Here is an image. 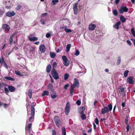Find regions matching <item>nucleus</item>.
Listing matches in <instances>:
<instances>
[{
    "label": "nucleus",
    "instance_id": "obj_1",
    "mask_svg": "<svg viewBox=\"0 0 135 135\" xmlns=\"http://www.w3.org/2000/svg\"><path fill=\"white\" fill-rule=\"evenodd\" d=\"M112 105L111 104H109L108 105V107H105L102 109L101 113L104 114L108 113L109 112L112 111Z\"/></svg>",
    "mask_w": 135,
    "mask_h": 135
},
{
    "label": "nucleus",
    "instance_id": "obj_2",
    "mask_svg": "<svg viewBox=\"0 0 135 135\" xmlns=\"http://www.w3.org/2000/svg\"><path fill=\"white\" fill-rule=\"evenodd\" d=\"M15 90V88L13 86L9 85L8 86V88L7 87H5L4 89L5 93L7 95H8L9 92V91L11 92H14Z\"/></svg>",
    "mask_w": 135,
    "mask_h": 135
},
{
    "label": "nucleus",
    "instance_id": "obj_3",
    "mask_svg": "<svg viewBox=\"0 0 135 135\" xmlns=\"http://www.w3.org/2000/svg\"><path fill=\"white\" fill-rule=\"evenodd\" d=\"M31 113L30 115L31 117L30 118L29 120L30 122L33 121L32 119L34 118L35 114V108L34 107V104L33 103L31 104Z\"/></svg>",
    "mask_w": 135,
    "mask_h": 135
},
{
    "label": "nucleus",
    "instance_id": "obj_4",
    "mask_svg": "<svg viewBox=\"0 0 135 135\" xmlns=\"http://www.w3.org/2000/svg\"><path fill=\"white\" fill-rule=\"evenodd\" d=\"M56 125L58 127H59L61 125V122L60 120L59 117L58 116H55L54 118Z\"/></svg>",
    "mask_w": 135,
    "mask_h": 135
},
{
    "label": "nucleus",
    "instance_id": "obj_5",
    "mask_svg": "<svg viewBox=\"0 0 135 135\" xmlns=\"http://www.w3.org/2000/svg\"><path fill=\"white\" fill-rule=\"evenodd\" d=\"M51 73L52 75L55 79L57 80L59 78V74L55 68H52Z\"/></svg>",
    "mask_w": 135,
    "mask_h": 135
},
{
    "label": "nucleus",
    "instance_id": "obj_6",
    "mask_svg": "<svg viewBox=\"0 0 135 135\" xmlns=\"http://www.w3.org/2000/svg\"><path fill=\"white\" fill-rule=\"evenodd\" d=\"M70 103L68 102L67 103L65 108V115H68L69 113L70 110Z\"/></svg>",
    "mask_w": 135,
    "mask_h": 135
},
{
    "label": "nucleus",
    "instance_id": "obj_7",
    "mask_svg": "<svg viewBox=\"0 0 135 135\" xmlns=\"http://www.w3.org/2000/svg\"><path fill=\"white\" fill-rule=\"evenodd\" d=\"M62 58L63 60V64L64 65L66 66H68L70 64V61L66 56L65 55H63Z\"/></svg>",
    "mask_w": 135,
    "mask_h": 135
},
{
    "label": "nucleus",
    "instance_id": "obj_8",
    "mask_svg": "<svg viewBox=\"0 0 135 135\" xmlns=\"http://www.w3.org/2000/svg\"><path fill=\"white\" fill-rule=\"evenodd\" d=\"M2 29L5 30L6 32H8L10 29V27L9 25L6 24H3L2 25Z\"/></svg>",
    "mask_w": 135,
    "mask_h": 135
},
{
    "label": "nucleus",
    "instance_id": "obj_9",
    "mask_svg": "<svg viewBox=\"0 0 135 135\" xmlns=\"http://www.w3.org/2000/svg\"><path fill=\"white\" fill-rule=\"evenodd\" d=\"M128 10V8L126 7L122 6L119 11L120 14H122L124 12H127Z\"/></svg>",
    "mask_w": 135,
    "mask_h": 135
},
{
    "label": "nucleus",
    "instance_id": "obj_10",
    "mask_svg": "<svg viewBox=\"0 0 135 135\" xmlns=\"http://www.w3.org/2000/svg\"><path fill=\"white\" fill-rule=\"evenodd\" d=\"M46 49V47L44 44H42L40 45L39 50L41 53H44Z\"/></svg>",
    "mask_w": 135,
    "mask_h": 135
},
{
    "label": "nucleus",
    "instance_id": "obj_11",
    "mask_svg": "<svg viewBox=\"0 0 135 135\" xmlns=\"http://www.w3.org/2000/svg\"><path fill=\"white\" fill-rule=\"evenodd\" d=\"M78 4V2L75 3L73 5V9L74 13L75 15H76L77 13L78 8L77 6Z\"/></svg>",
    "mask_w": 135,
    "mask_h": 135
},
{
    "label": "nucleus",
    "instance_id": "obj_12",
    "mask_svg": "<svg viewBox=\"0 0 135 135\" xmlns=\"http://www.w3.org/2000/svg\"><path fill=\"white\" fill-rule=\"evenodd\" d=\"M15 14V13L13 11H9L6 13V16L9 17L13 16Z\"/></svg>",
    "mask_w": 135,
    "mask_h": 135
},
{
    "label": "nucleus",
    "instance_id": "obj_13",
    "mask_svg": "<svg viewBox=\"0 0 135 135\" xmlns=\"http://www.w3.org/2000/svg\"><path fill=\"white\" fill-rule=\"evenodd\" d=\"M72 85L78 88L79 87V81L76 78H75L74 79L73 84Z\"/></svg>",
    "mask_w": 135,
    "mask_h": 135
},
{
    "label": "nucleus",
    "instance_id": "obj_14",
    "mask_svg": "<svg viewBox=\"0 0 135 135\" xmlns=\"http://www.w3.org/2000/svg\"><path fill=\"white\" fill-rule=\"evenodd\" d=\"M133 77H129L127 79V81L130 84H133L134 83V81L133 80Z\"/></svg>",
    "mask_w": 135,
    "mask_h": 135
},
{
    "label": "nucleus",
    "instance_id": "obj_15",
    "mask_svg": "<svg viewBox=\"0 0 135 135\" xmlns=\"http://www.w3.org/2000/svg\"><path fill=\"white\" fill-rule=\"evenodd\" d=\"M96 27L95 25L91 24L89 25V29L90 30H93Z\"/></svg>",
    "mask_w": 135,
    "mask_h": 135
},
{
    "label": "nucleus",
    "instance_id": "obj_16",
    "mask_svg": "<svg viewBox=\"0 0 135 135\" xmlns=\"http://www.w3.org/2000/svg\"><path fill=\"white\" fill-rule=\"evenodd\" d=\"M121 24V22L120 21L117 22L116 23L113 25V27L117 30L119 29V26Z\"/></svg>",
    "mask_w": 135,
    "mask_h": 135
},
{
    "label": "nucleus",
    "instance_id": "obj_17",
    "mask_svg": "<svg viewBox=\"0 0 135 135\" xmlns=\"http://www.w3.org/2000/svg\"><path fill=\"white\" fill-rule=\"evenodd\" d=\"M28 40H29L31 41L34 42L38 40V38L36 37H28Z\"/></svg>",
    "mask_w": 135,
    "mask_h": 135
},
{
    "label": "nucleus",
    "instance_id": "obj_18",
    "mask_svg": "<svg viewBox=\"0 0 135 135\" xmlns=\"http://www.w3.org/2000/svg\"><path fill=\"white\" fill-rule=\"evenodd\" d=\"M75 86H73V85L72 84L70 87V93L71 96H72L73 95V91L74 88L75 87Z\"/></svg>",
    "mask_w": 135,
    "mask_h": 135
},
{
    "label": "nucleus",
    "instance_id": "obj_19",
    "mask_svg": "<svg viewBox=\"0 0 135 135\" xmlns=\"http://www.w3.org/2000/svg\"><path fill=\"white\" fill-rule=\"evenodd\" d=\"M53 86L51 84H49L47 86V88L51 91H53L54 90Z\"/></svg>",
    "mask_w": 135,
    "mask_h": 135
},
{
    "label": "nucleus",
    "instance_id": "obj_20",
    "mask_svg": "<svg viewBox=\"0 0 135 135\" xmlns=\"http://www.w3.org/2000/svg\"><path fill=\"white\" fill-rule=\"evenodd\" d=\"M32 125V123H29L28 124V125L27 126V127H26L25 128V129L26 130V129H27V131H29V132L30 131V128H31V126Z\"/></svg>",
    "mask_w": 135,
    "mask_h": 135
},
{
    "label": "nucleus",
    "instance_id": "obj_21",
    "mask_svg": "<svg viewBox=\"0 0 135 135\" xmlns=\"http://www.w3.org/2000/svg\"><path fill=\"white\" fill-rule=\"evenodd\" d=\"M22 7V5L20 4L19 3L17 4V6L15 8L16 10L18 11L21 9Z\"/></svg>",
    "mask_w": 135,
    "mask_h": 135
},
{
    "label": "nucleus",
    "instance_id": "obj_22",
    "mask_svg": "<svg viewBox=\"0 0 135 135\" xmlns=\"http://www.w3.org/2000/svg\"><path fill=\"white\" fill-rule=\"evenodd\" d=\"M120 20L122 23H124L126 21V18L123 16H121L120 17Z\"/></svg>",
    "mask_w": 135,
    "mask_h": 135
},
{
    "label": "nucleus",
    "instance_id": "obj_23",
    "mask_svg": "<svg viewBox=\"0 0 135 135\" xmlns=\"http://www.w3.org/2000/svg\"><path fill=\"white\" fill-rule=\"evenodd\" d=\"M51 69V66L50 64L48 65L46 68V71L47 73L50 72Z\"/></svg>",
    "mask_w": 135,
    "mask_h": 135
},
{
    "label": "nucleus",
    "instance_id": "obj_24",
    "mask_svg": "<svg viewBox=\"0 0 135 135\" xmlns=\"http://www.w3.org/2000/svg\"><path fill=\"white\" fill-rule=\"evenodd\" d=\"M50 55L51 58H54L56 56V54L54 52H50Z\"/></svg>",
    "mask_w": 135,
    "mask_h": 135
},
{
    "label": "nucleus",
    "instance_id": "obj_25",
    "mask_svg": "<svg viewBox=\"0 0 135 135\" xmlns=\"http://www.w3.org/2000/svg\"><path fill=\"white\" fill-rule=\"evenodd\" d=\"M4 78L5 79L8 80H11L12 81H14L15 80L14 78L6 76L4 77Z\"/></svg>",
    "mask_w": 135,
    "mask_h": 135
},
{
    "label": "nucleus",
    "instance_id": "obj_26",
    "mask_svg": "<svg viewBox=\"0 0 135 135\" xmlns=\"http://www.w3.org/2000/svg\"><path fill=\"white\" fill-rule=\"evenodd\" d=\"M51 98L52 99H54L56 98V94L55 92H54L51 94Z\"/></svg>",
    "mask_w": 135,
    "mask_h": 135
},
{
    "label": "nucleus",
    "instance_id": "obj_27",
    "mask_svg": "<svg viewBox=\"0 0 135 135\" xmlns=\"http://www.w3.org/2000/svg\"><path fill=\"white\" fill-rule=\"evenodd\" d=\"M62 135H66V131L65 128L63 127L61 129Z\"/></svg>",
    "mask_w": 135,
    "mask_h": 135
},
{
    "label": "nucleus",
    "instance_id": "obj_28",
    "mask_svg": "<svg viewBox=\"0 0 135 135\" xmlns=\"http://www.w3.org/2000/svg\"><path fill=\"white\" fill-rule=\"evenodd\" d=\"M14 36V35H12L10 37V38L9 39V44L10 45H11L12 44V42L13 41V37Z\"/></svg>",
    "mask_w": 135,
    "mask_h": 135
},
{
    "label": "nucleus",
    "instance_id": "obj_29",
    "mask_svg": "<svg viewBox=\"0 0 135 135\" xmlns=\"http://www.w3.org/2000/svg\"><path fill=\"white\" fill-rule=\"evenodd\" d=\"M71 47V44H69L67 45L66 47V51L67 52H68L69 51Z\"/></svg>",
    "mask_w": 135,
    "mask_h": 135
},
{
    "label": "nucleus",
    "instance_id": "obj_30",
    "mask_svg": "<svg viewBox=\"0 0 135 135\" xmlns=\"http://www.w3.org/2000/svg\"><path fill=\"white\" fill-rule=\"evenodd\" d=\"M32 90L31 89H30L28 91V95L30 98H31L32 95Z\"/></svg>",
    "mask_w": 135,
    "mask_h": 135
},
{
    "label": "nucleus",
    "instance_id": "obj_31",
    "mask_svg": "<svg viewBox=\"0 0 135 135\" xmlns=\"http://www.w3.org/2000/svg\"><path fill=\"white\" fill-rule=\"evenodd\" d=\"M49 94V92L47 91H44L43 93L42 94V95L44 96L45 95H48Z\"/></svg>",
    "mask_w": 135,
    "mask_h": 135
},
{
    "label": "nucleus",
    "instance_id": "obj_32",
    "mask_svg": "<svg viewBox=\"0 0 135 135\" xmlns=\"http://www.w3.org/2000/svg\"><path fill=\"white\" fill-rule=\"evenodd\" d=\"M69 76V74L68 73H66L64 75V79L65 80H67Z\"/></svg>",
    "mask_w": 135,
    "mask_h": 135
},
{
    "label": "nucleus",
    "instance_id": "obj_33",
    "mask_svg": "<svg viewBox=\"0 0 135 135\" xmlns=\"http://www.w3.org/2000/svg\"><path fill=\"white\" fill-rule=\"evenodd\" d=\"M81 119L83 120H84L86 119V116L85 114H82L81 116Z\"/></svg>",
    "mask_w": 135,
    "mask_h": 135
},
{
    "label": "nucleus",
    "instance_id": "obj_34",
    "mask_svg": "<svg viewBox=\"0 0 135 135\" xmlns=\"http://www.w3.org/2000/svg\"><path fill=\"white\" fill-rule=\"evenodd\" d=\"M30 52L31 53V52H33L35 51V49L32 46H30Z\"/></svg>",
    "mask_w": 135,
    "mask_h": 135
},
{
    "label": "nucleus",
    "instance_id": "obj_35",
    "mask_svg": "<svg viewBox=\"0 0 135 135\" xmlns=\"http://www.w3.org/2000/svg\"><path fill=\"white\" fill-rule=\"evenodd\" d=\"M121 62V59L120 57H118L117 60V64L119 65L120 63Z\"/></svg>",
    "mask_w": 135,
    "mask_h": 135
},
{
    "label": "nucleus",
    "instance_id": "obj_36",
    "mask_svg": "<svg viewBox=\"0 0 135 135\" xmlns=\"http://www.w3.org/2000/svg\"><path fill=\"white\" fill-rule=\"evenodd\" d=\"M59 2V0H52V1L51 3L53 4V5H55L57 3Z\"/></svg>",
    "mask_w": 135,
    "mask_h": 135
},
{
    "label": "nucleus",
    "instance_id": "obj_37",
    "mask_svg": "<svg viewBox=\"0 0 135 135\" xmlns=\"http://www.w3.org/2000/svg\"><path fill=\"white\" fill-rule=\"evenodd\" d=\"M129 72V71L128 70H126L124 72V75L125 77H126L127 76Z\"/></svg>",
    "mask_w": 135,
    "mask_h": 135
},
{
    "label": "nucleus",
    "instance_id": "obj_38",
    "mask_svg": "<svg viewBox=\"0 0 135 135\" xmlns=\"http://www.w3.org/2000/svg\"><path fill=\"white\" fill-rule=\"evenodd\" d=\"M113 14L115 16H117L118 15L117 11L116 9L113 10Z\"/></svg>",
    "mask_w": 135,
    "mask_h": 135
},
{
    "label": "nucleus",
    "instance_id": "obj_39",
    "mask_svg": "<svg viewBox=\"0 0 135 135\" xmlns=\"http://www.w3.org/2000/svg\"><path fill=\"white\" fill-rule=\"evenodd\" d=\"M131 31L133 35L135 37V31L133 28H132L131 29Z\"/></svg>",
    "mask_w": 135,
    "mask_h": 135
},
{
    "label": "nucleus",
    "instance_id": "obj_40",
    "mask_svg": "<svg viewBox=\"0 0 135 135\" xmlns=\"http://www.w3.org/2000/svg\"><path fill=\"white\" fill-rule=\"evenodd\" d=\"M128 116H126V117L125 120V123L126 124H128Z\"/></svg>",
    "mask_w": 135,
    "mask_h": 135
},
{
    "label": "nucleus",
    "instance_id": "obj_41",
    "mask_svg": "<svg viewBox=\"0 0 135 135\" xmlns=\"http://www.w3.org/2000/svg\"><path fill=\"white\" fill-rule=\"evenodd\" d=\"M65 32L67 33L70 32L72 31V30H71L69 29H65Z\"/></svg>",
    "mask_w": 135,
    "mask_h": 135
},
{
    "label": "nucleus",
    "instance_id": "obj_42",
    "mask_svg": "<svg viewBox=\"0 0 135 135\" xmlns=\"http://www.w3.org/2000/svg\"><path fill=\"white\" fill-rule=\"evenodd\" d=\"M80 54V52L79 51L77 50L76 51L75 53L74 54V55H76V56H78V55Z\"/></svg>",
    "mask_w": 135,
    "mask_h": 135
},
{
    "label": "nucleus",
    "instance_id": "obj_43",
    "mask_svg": "<svg viewBox=\"0 0 135 135\" xmlns=\"http://www.w3.org/2000/svg\"><path fill=\"white\" fill-rule=\"evenodd\" d=\"M95 123H96V124L98 125L99 124V121L98 119V118H97L95 119Z\"/></svg>",
    "mask_w": 135,
    "mask_h": 135
},
{
    "label": "nucleus",
    "instance_id": "obj_44",
    "mask_svg": "<svg viewBox=\"0 0 135 135\" xmlns=\"http://www.w3.org/2000/svg\"><path fill=\"white\" fill-rule=\"evenodd\" d=\"M47 14H48V13H43L41 15V17H44L46 16L47 15Z\"/></svg>",
    "mask_w": 135,
    "mask_h": 135
},
{
    "label": "nucleus",
    "instance_id": "obj_45",
    "mask_svg": "<svg viewBox=\"0 0 135 135\" xmlns=\"http://www.w3.org/2000/svg\"><path fill=\"white\" fill-rule=\"evenodd\" d=\"M57 66V64L56 62H54L53 64V68H55Z\"/></svg>",
    "mask_w": 135,
    "mask_h": 135
},
{
    "label": "nucleus",
    "instance_id": "obj_46",
    "mask_svg": "<svg viewBox=\"0 0 135 135\" xmlns=\"http://www.w3.org/2000/svg\"><path fill=\"white\" fill-rule=\"evenodd\" d=\"M76 104L78 105H80L81 104V102L80 100H78L76 102Z\"/></svg>",
    "mask_w": 135,
    "mask_h": 135
},
{
    "label": "nucleus",
    "instance_id": "obj_47",
    "mask_svg": "<svg viewBox=\"0 0 135 135\" xmlns=\"http://www.w3.org/2000/svg\"><path fill=\"white\" fill-rule=\"evenodd\" d=\"M127 43L129 46H131L132 45L131 42L129 40H127L126 41Z\"/></svg>",
    "mask_w": 135,
    "mask_h": 135
},
{
    "label": "nucleus",
    "instance_id": "obj_48",
    "mask_svg": "<svg viewBox=\"0 0 135 135\" xmlns=\"http://www.w3.org/2000/svg\"><path fill=\"white\" fill-rule=\"evenodd\" d=\"M69 84H66L64 86V88L65 89H67V88L69 86Z\"/></svg>",
    "mask_w": 135,
    "mask_h": 135
},
{
    "label": "nucleus",
    "instance_id": "obj_49",
    "mask_svg": "<svg viewBox=\"0 0 135 135\" xmlns=\"http://www.w3.org/2000/svg\"><path fill=\"white\" fill-rule=\"evenodd\" d=\"M127 125L126 128L127 129V132H128L129 130V124H126Z\"/></svg>",
    "mask_w": 135,
    "mask_h": 135
},
{
    "label": "nucleus",
    "instance_id": "obj_50",
    "mask_svg": "<svg viewBox=\"0 0 135 135\" xmlns=\"http://www.w3.org/2000/svg\"><path fill=\"white\" fill-rule=\"evenodd\" d=\"M52 135H56V132L55 130H53L52 131Z\"/></svg>",
    "mask_w": 135,
    "mask_h": 135
},
{
    "label": "nucleus",
    "instance_id": "obj_51",
    "mask_svg": "<svg viewBox=\"0 0 135 135\" xmlns=\"http://www.w3.org/2000/svg\"><path fill=\"white\" fill-rule=\"evenodd\" d=\"M15 73L16 75H19L20 73V72L19 71H15Z\"/></svg>",
    "mask_w": 135,
    "mask_h": 135
},
{
    "label": "nucleus",
    "instance_id": "obj_52",
    "mask_svg": "<svg viewBox=\"0 0 135 135\" xmlns=\"http://www.w3.org/2000/svg\"><path fill=\"white\" fill-rule=\"evenodd\" d=\"M124 91V88H121L119 90V92L120 93H122Z\"/></svg>",
    "mask_w": 135,
    "mask_h": 135
},
{
    "label": "nucleus",
    "instance_id": "obj_53",
    "mask_svg": "<svg viewBox=\"0 0 135 135\" xmlns=\"http://www.w3.org/2000/svg\"><path fill=\"white\" fill-rule=\"evenodd\" d=\"M51 36V34L49 33H47L46 34V36L47 38H49Z\"/></svg>",
    "mask_w": 135,
    "mask_h": 135
},
{
    "label": "nucleus",
    "instance_id": "obj_54",
    "mask_svg": "<svg viewBox=\"0 0 135 135\" xmlns=\"http://www.w3.org/2000/svg\"><path fill=\"white\" fill-rule=\"evenodd\" d=\"M84 111L82 110H80L79 111V113L81 114H84Z\"/></svg>",
    "mask_w": 135,
    "mask_h": 135
},
{
    "label": "nucleus",
    "instance_id": "obj_55",
    "mask_svg": "<svg viewBox=\"0 0 135 135\" xmlns=\"http://www.w3.org/2000/svg\"><path fill=\"white\" fill-rule=\"evenodd\" d=\"M1 62L2 64L4 63V62H5L4 60V59L3 57L1 58Z\"/></svg>",
    "mask_w": 135,
    "mask_h": 135
},
{
    "label": "nucleus",
    "instance_id": "obj_56",
    "mask_svg": "<svg viewBox=\"0 0 135 135\" xmlns=\"http://www.w3.org/2000/svg\"><path fill=\"white\" fill-rule=\"evenodd\" d=\"M5 84L4 83H0V88L2 87L3 86H4Z\"/></svg>",
    "mask_w": 135,
    "mask_h": 135
},
{
    "label": "nucleus",
    "instance_id": "obj_57",
    "mask_svg": "<svg viewBox=\"0 0 135 135\" xmlns=\"http://www.w3.org/2000/svg\"><path fill=\"white\" fill-rule=\"evenodd\" d=\"M11 6L10 4L8 5H6L5 6V7L7 9H9L11 7Z\"/></svg>",
    "mask_w": 135,
    "mask_h": 135
},
{
    "label": "nucleus",
    "instance_id": "obj_58",
    "mask_svg": "<svg viewBox=\"0 0 135 135\" xmlns=\"http://www.w3.org/2000/svg\"><path fill=\"white\" fill-rule=\"evenodd\" d=\"M44 20H42V19H41V23L42 24H45V23L44 22Z\"/></svg>",
    "mask_w": 135,
    "mask_h": 135
},
{
    "label": "nucleus",
    "instance_id": "obj_59",
    "mask_svg": "<svg viewBox=\"0 0 135 135\" xmlns=\"http://www.w3.org/2000/svg\"><path fill=\"white\" fill-rule=\"evenodd\" d=\"M35 35V34L34 33L31 34H30V35H29L28 36V37H32L34 36Z\"/></svg>",
    "mask_w": 135,
    "mask_h": 135
},
{
    "label": "nucleus",
    "instance_id": "obj_60",
    "mask_svg": "<svg viewBox=\"0 0 135 135\" xmlns=\"http://www.w3.org/2000/svg\"><path fill=\"white\" fill-rule=\"evenodd\" d=\"M3 107L5 108H6L8 107V104H4Z\"/></svg>",
    "mask_w": 135,
    "mask_h": 135
},
{
    "label": "nucleus",
    "instance_id": "obj_61",
    "mask_svg": "<svg viewBox=\"0 0 135 135\" xmlns=\"http://www.w3.org/2000/svg\"><path fill=\"white\" fill-rule=\"evenodd\" d=\"M4 64V67L6 68L7 69L8 68V66L7 64H6V62H4V63H3Z\"/></svg>",
    "mask_w": 135,
    "mask_h": 135
},
{
    "label": "nucleus",
    "instance_id": "obj_62",
    "mask_svg": "<svg viewBox=\"0 0 135 135\" xmlns=\"http://www.w3.org/2000/svg\"><path fill=\"white\" fill-rule=\"evenodd\" d=\"M116 107V106L115 105L114 106V107L113 109V113H115V110Z\"/></svg>",
    "mask_w": 135,
    "mask_h": 135
},
{
    "label": "nucleus",
    "instance_id": "obj_63",
    "mask_svg": "<svg viewBox=\"0 0 135 135\" xmlns=\"http://www.w3.org/2000/svg\"><path fill=\"white\" fill-rule=\"evenodd\" d=\"M60 49H58L56 50V52H60L61 50L62 49L60 48Z\"/></svg>",
    "mask_w": 135,
    "mask_h": 135
},
{
    "label": "nucleus",
    "instance_id": "obj_64",
    "mask_svg": "<svg viewBox=\"0 0 135 135\" xmlns=\"http://www.w3.org/2000/svg\"><path fill=\"white\" fill-rule=\"evenodd\" d=\"M93 124L94 126V129H96V125L94 123H93Z\"/></svg>",
    "mask_w": 135,
    "mask_h": 135
}]
</instances>
